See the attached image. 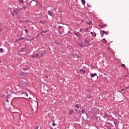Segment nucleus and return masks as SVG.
Listing matches in <instances>:
<instances>
[{
    "mask_svg": "<svg viewBox=\"0 0 129 129\" xmlns=\"http://www.w3.org/2000/svg\"><path fill=\"white\" fill-rule=\"evenodd\" d=\"M108 129H111V128H108Z\"/></svg>",
    "mask_w": 129,
    "mask_h": 129,
    "instance_id": "obj_52",
    "label": "nucleus"
},
{
    "mask_svg": "<svg viewBox=\"0 0 129 129\" xmlns=\"http://www.w3.org/2000/svg\"><path fill=\"white\" fill-rule=\"evenodd\" d=\"M85 111H84V109H82V113H84Z\"/></svg>",
    "mask_w": 129,
    "mask_h": 129,
    "instance_id": "obj_26",
    "label": "nucleus"
},
{
    "mask_svg": "<svg viewBox=\"0 0 129 129\" xmlns=\"http://www.w3.org/2000/svg\"><path fill=\"white\" fill-rule=\"evenodd\" d=\"M87 6H88V7H89V8H91V7L90 5H89L88 4H87Z\"/></svg>",
    "mask_w": 129,
    "mask_h": 129,
    "instance_id": "obj_37",
    "label": "nucleus"
},
{
    "mask_svg": "<svg viewBox=\"0 0 129 129\" xmlns=\"http://www.w3.org/2000/svg\"><path fill=\"white\" fill-rule=\"evenodd\" d=\"M42 56H43V54L42 53L40 54V57H42Z\"/></svg>",
    "mask_w": 129,
    "mask_h": 129,
    "instance_id": "obj_43",
    "label": "nucleus"
},
{
    "mask_svg": "<svg viewBox=\"0 0 129 129\" xmlns=\"http://www.w3.org/2000/svg\"><path fill=\"white\" fill-rule=\"evenodd\" d=\"M12 93V91H11V90H10L9 89H8L7 90V95H3V97H7V96H8L9 95H10Z\"/></svg>",
    "mask_w": 129,
    "mask_h": 129,
    "instance_id": "obj_3",
    "label": "nucleus"
},
{
    "mask_svg": "<svg viewBox=\"0 0 129 129\" xmlns=\"http://www.w3.org/2000/svg\"><path fill=\"white\" fill-rule=\"evenodd\" d=\"M19 3H21V4H24V0H20Z\"/></svg>",
    "mask_w": 129,
    "mask_h": 129,
    "instance_id": "obj_16",
    "label": "nucleus"
},
{
    "mask_svg": "<svg viewBox=\"0 0 129 129\" xmlns=\"http://www.w3.org/2000/svg\"><path fill=\"white\" fill-rule=\"evenodd\" d=\"M20 51H21V52H23V51H25V48H21V49H20Z\"/></svg>",
    "mask_w": 129,
    "mask_h": 129,
    "instance_id": "obj_19",
    "label": "nucleus"
},
{
    "mask_svg": "<svg viewBox=\"0 0 129 129\" xmlns=\"http://www.w3.org/2000/svg\"><path fill=\"white\" fill-rule=\"evenodd\" d=\"M102 42H103V43H104V44H106L107 41H106V39H105V38H104L102 40Z\"/></svg>",
    "mask_w": 129,
    "mask_h": 129,
    "instance_id": "obj_10",
    "label": "nucleus"
},
{
    "mask_svg": "<svg viewBox=\"0 0 129 129\" xmlns=\"http://www.w3.org/2000/svg\"><path fill=\"white\" fill-rule=\"evenodd\" d=\"M83 31V29H80L79 30V32H82Z\"/></svg>",
    "mask_w": 129,
    "mask_h": 129,
    "instance_id": "obj_33",
    "label": "nucleus"
},
{
    "mask_svg": "<svg viewBox=\"0 0 129 129\" xmlns=\"http://www.w3.org/2000/svg\"><path fill=\"white\" fill-rule=\"evenodd\" d=\"M75 106H76V107L77 108H79V105L76 104V105H75Z\"/></svg>",
    "mask_w": 129,
    "mask_h": 129,
    "instance_id": "obj_21",
    "label": "nucleus"
},
{
    "mask_svg": "<svg viewBox=\"0 0 129 129\" xmlns=\"http://www.w3.org/2000/svg\"><path fill=\"white\" fill-rule=\"evenodd\" d=\"M85 31H88V28H87L85 29Z\"/></svg>",
    "mask_w": 129,
    "mask_h": 129,
    "instance_id": "obj_44",
    "label": "nucleus"
},
{
    "mask_svg": "<svg viewBox=\"0 0 129 129\" xmlns=\"http://www.w3.org/2000/svg\"><path fill=\"white\" fill-rule=\"evenodd\" d=\"M55 44H57V45H59V43H58L57 41H55Z\"/></svg>",
    "mask_w": 129,
    "mask_h": 129,
    "instance_id": "obj_41",
    "label": "nucleus"
},
{
    "mask_svg": "<svg viewBox=\"0 0 129 129\" xmlns=\"http://www.w3.org/2000/svg\"><path fill=\"white\" fill-rule=\"evenodd\" d=\"M28 99H30L31 103H34L35 107L38 106V102H37V98L36 97L32 96L31 97H29Z\"/></svg>",
    "mask_w": 129,
    "mask_h": 129,
    "instance_id": "obj_1",
    "label": "nucleus"
},
{
    "mask_svg": "<svg viewBox=\"0 0 129 129\" xmlns=\"http://www.w3.org/2000/svg\"><path fill=\"white\" fill-rule=\"evenodd\" d=\"M89 97H90V95H89Z\"/></svg>",
    "mask_w": 129,
    "mask_h": 129,
    "instance_id": "obj_53",
    "label": "nucleus"
},
{
    "mask_svg": "<svg viewBox=\"0 0 129 129\" xmlns=\"http://www.w3.org/2000/svg\"><path fill=\"white\" fill-rule=\"evenodd\" d=\"M1 62H2V60H1V59H0V63H1Z\"/></svg>",
    "mask_w": 129,
    "mask_h": 129,
    "instance_id": "obj_51",
    "label": "nucleus"
},
{
    "mask_svg": "<svg viewBox=\"0 0 129 129\" xmlns=\"http://www.w3.org/2000/svg\"><path fill=\"white\" fill-rule=\"evenodd\" d=\"M33 2H36L37 3H38V2L36 1V0H33V1H31V2H30V5H31V4H32V3H33Z\"/></svg>",
    "mask_w": 129,
    "mask_h": 129,
    "instance_id": "obj_17",
    "label": "nucleus"
},
{
    "mask_svg": "<svg viewBox=\"0 0 129 129\" xmlns=\"http://www.w3.org/2000/svg\"><path fill=\"white\" fill-rule=\"evenodd\" d=\"M40 23H41V24H45V21H40Z\"/></svg>",
    "mask_w": 129,
    "mask_h": 129,
    "instance_id": "obj_23",
    "label": "nucleus"
},
{
    "mask_svg": "<svg viewBox=\"0 0 129 129\" xmlns=\"http://www.w3.org/2000/svg\"><path fill=\"white\" fill-rule=\"evenodd\" d=\"M107 50H108V51H109V50H110V47H108L107 48Z\"/></svg>",
    "mask_w": 129,
    "mask_h": 129,
    "instance_id": "obj_28",
    "label": "nucleus"
},
{
    "mask_svg": "<svg viewBox=\"0 0 129 129\" xmlns=\"http://www.w3.org/2000/svg\"><path fill=\"white\" fill-rule=\"evenodd\" d=\"M20 94L22 95V98H27V97H28V94L27 93V92H21V93Z\"/></svg>",
    "mask_w": 129,
    "mask_h": 129,
    "instance_id": "obj_2",
    "label": "nucleus"
},
{
    "mask_svg": "<svg viewBox=\"0 0 129 129\" xmlns=\"http://www.w3.org/2000/svg\"><path fill=\"white\" fill-rule=\"evenodd\" d=\"M25 31L26 32V34H28V29H25Z\"/></svg>",
    "mask_w": 129,
    "mask_h": 129,
    "instance_id": "obj_27",
    "label": "nucleus"
},
{
    "mask_svg": "<svg viewBox=\"0 0 129 129\" xmlns=\"http://www.w3.org/2000/svg\"><path fill=\"white\" fill-rule=\"evenodd\" d=\"M73 112H74V111L73 110H71L70 111V114H72V113H73Z\"/></svg>",
    "mask_w": 129,
    "mask_h": 129,
    "instance_id": "obj_15",
    "label": "nucleus"
},
{
    "mask_svg": "<svg viewBox=\"0 0 129 129\" xmlns=\"http://www.w3.org/2000/svg\"><path fill=\"white\" fill-rule=\"evenodd\" d=\"M35 57H39V54L38 53H36L35 55Z\"/></svg>",
    "mask_w": 129,
    "mask_h": 129,
    "instance_id": "obj_31",
    "label": "nucleus"
},
{
    "mask_svg": "<svg viewBox=\"0 0 129 129\" xmlns=\"http://www.w3.org/2000/svg\"><path fill=\"white\" fill-rule=\"evenodd\" d=\"M100 27H101V28H102V27H103V26L102 25H100Z\"/></svg>",
    "mask_w": 129,
    "mask_h": 129,
    "instance_id": "obj_47",
    "label": "nucleus"
},
{
    "mask_svg": "<svg viewBox=\"0 0 129 129\" xmlns=\"http://www.w3.org/2000/svg\"><path fill=\"white\" fill-rule=\"evenodd\" d=\"M121 66H122V67H124L125 68V64H124L121 63Z\"/></svg>",
    "mask_w": 129,
    "mask_h": 129,
    "instance_id": "obj_22",
    "label": "nucleus"
},
{
    "mask_svg": "<svg viewBox=\"0 0 129 129\" xmlns=\"http://www.w3.org/2000/svg\"><path fill=\"white\" fill-rule=\"evenodd\" d=\"M47 13L48 15H49V16H51V17L53 16V12L48 11Z\"/></svg>",
    "mask_w": 129,
    "mask_h": 129,
    "instance_id": "obj_5",
    "label": "nucleus"
},
{
    "mask_svg": "<svg viewBox=\"0 0 129 129\" xmlns=\"http://www.w3.org/2000/svg\"><path fill=\"white\" fill-rule=\"evenodd\" d=\"M23 10H26V9H27L26 7H23Z\"/></svg>",
    "mask_w": 129,
    "mask_h": 129,
    "instance_id": "obj_32",
    "label": "nucleus"
},
{
    "mask_svg": "<svg viewBox=\"0 0 129 129\" xmlns=\"http://www.w3.org/2000/svg\"><path fill=\"white\" fill-rule=\"evenodd\" d=\"M15 42H17V40H15Z\"/></svg>",
    "mask_w": 129,
    "mask_h": 129,
    "instance_id": "obj_54",
    "label": "nucleus"
},
{
    "mask_svg": "<svg viewBox=\"0 0 129 129\" xmlns=\"http://www.w3.org/2000/svg\"><path fill=\"white\" fill-rule=\"evenodd\" d=\"M62 28H63V27L61 26H59L58 27H57V29H58L59 30H60V29H62Z\"/></svg>",
    "mask_w": 129,
    "mask_h": 129,
    "instance_id": "obj_18",
    "label": "nucleus"
},
{
    "mask_svg": "<svg viewBox=\"0 0 129 129\" xmlns=\"http://www.w3.org/2000/svg\"><path fill=\"white\" fill-rule=\"evenodd\" d=\"M80 72H82L84 74H85V73H86V72H85V71H84V70L80 69Z\"/></svg>",
    "mask_w": 129,
    "mask_h": 129,
    "instance_id": "obj_8",
    "label": "nucleus"
},
{
    "mask_svg": "<svg viewBox=\"0 0 129 129\" xmlns=\"http://www.w3.org/2000/svg\"><path fill=\"white\" fill-rule=\"evenodd\" d=\"M90 34H92V37H96V33L93 32H90Z\"/></svg>",
    "mask_w": 129,
    "mask_h": 129,
    "instance_id": "obj_6",
    "label": "nucleus"
},
{
    "mask_svg": "<svg viewBox=\"0 0 129 129\" xmlns=\"http://www.w3.org/2000/svg\"><path fill=\"white\" fill-rule=\"evenodd\" d=\"M36 57V55H32V58H35Z\"/></svg>",
    "mask_w": 129,
    "mask_h": 129,
    "instance_id": "obj_42",
    "label": "nucleus"
},
{
    "mask_svg": "<svg viewBox=\"0 0 129 129\" xmlns=\"http://www.w3.org/2000/svg\"><path fill=\"white\" fill-rule=\"evenodd\" d=\"M58 34H59L60 35H61L62 32H61V31H58Z\"/></svg>",
    "mask_w": 129,
    "mask_h": 129,
    "instance_id": "obj_34",
    "label": "nucleus"
},
{
    "mask_svg": "<svg viewBox=\"0 0 129 129\" xmlns=\"http://www.w3.org/2000/svg\"><path fill=\"white\" fill-rule=\"evenodd\" d=\"M102 62L103 63H104V60H102Z\"/></svg>",
    "mask_w": 129,
    "mask_h": 129,
    "instance_id": "obj_48",
    "label": "nucleus"
},
{
    "mask_svg": "<svg viewBox=\"0 0 129 129\" xmlns=\"http://www.w3.org/2000/svg\"><path fill=\"white\" fill-rule=\"evenodd\" d=\"M104 116H105V117H109V115H108V114L107 113H105Z\"/></svg>",
    "mask_w": 129,
    "mask_h": 129,
    "instance_id": "obj_13",
    "label": "nucleus"
},
{
    "mask_svg": "<svg viewBox=\"0 0 129 129\" xmlns=\"http://www.w3.org/2000/svg\"><path fill=\"white\" fill-rule=\"evenodd\" d=\"M41 33H47V31H42Z\"/></svg>",
    "mask_w": 129,
    "mask_h": 129,
    "instance_id": "obj_29",
    "label": "nucleus"
},
{
    "mask_svg": "<svg viewBox=\"0 0 129 129\" xmlns=\"http://www.w3.org/2000/svg\"><path fill=\"white\" fill-rule=\"evenodd\" d=\"M3 51H4V49L0 48V52H3Z\"/></svg>",
    "mask_w": 129,
    "mask_h": 129,
    "instance_id": "obj_25",
    "label": "nucleus"
},
{
    "mask_svg": "<svg viewBox=\"0 0 129 129\" xmlns=\"http://www.w3.org/2000/svg\"><path fill=\"white\" fill-rule=\"evenodd\" d=\"M19 40H24V38H21L20 39H19Z\"/></svg>",
    "mask_w": 129,
    "mask_h": 129,
    "instance_id": "obj_40",
    "label": "nucleus"
},
{
    "mask_svg": "<svg viewBox=\"0 0 129 129\" xmlns=\"http://www.w3.org/2000/svg\"><path fill=\"white\" fill-rule=\"evenodd\" d=\"M82 3L83 5V6H85V3H86V2L85 1V0H81Z\"/></svg>",
    "mask_w": 129,
    "mask_h": 129,
    "instance_id": "obj_9",
    "label": "nucleus"
},
{
    "mask_svg": "<svg viewBox=\"0 0 129 129\" xmlns=\"http://www.w3.org/2000/svg\"><path fill=\"white\" fill-rule=\"evenodd\" d=\"M74 35H75V36H77L78 38H80V37H81V35L78 32H74Z\"/></svg>",
    "mask_w": 129,
    "mask_h": 129,
    "instance_id": "obj_4",
    "label": "nucleus"
},
{
    "mask_svg": "<svg viewBox=\"0 0 129 129\" xmlns=\"http://www.w3.org/2000/svg\"><path fill=\"white\" fill-rule=\"evenodd\" d=\"M97 74L96 73L92 74L91 75V77H94L95 76H97Z\"/></svg>",
    "mask_w": 129,
    "mask_h": 129,
    "instance_id": "obj_7",
    "label": "nucleus"
},
{
    "mask_svg": "<svg viewBox=\"0 0 129 129\" xmlns=\"http://www.w3.org/2000/svg\"><path fill=\"white\" fill-rule=\"evenodd\" d=\"M102 34H105V35H108V32H107V31H102Z\"/></svg>",
    "mask_w": 129,
    "mask_h": 129,
    "instance_id": "obj_11",
    "label": "nucleus"
},
{
    "mask_svg": "<svg viewBox=\"0 0 129 129\" xmlns=\"http://www.w3.org/2000/svg\"><path fill=\"white\" fill-rule=\"evenodd\" d=\"M76 111H77V110H78L77 109H75Z\"/></svg>",
    "mask_w": 129,
    "mask_h": 129,
    "instance_id": "obj_49",
    "label": "nucleus"
},
{
    "mask_svg": "<svg viewBox=\"0 0 129 129\" xmlns=\"http://www.w3.org/2000/svg\"><path fill=\"white\" fill-rule=\"evenodd\" d=\"M84 42H85L86 43H89L90 42V40H85Z\"/></svg>",
    "mask_w": 129,
    "mask_h": 129,
    "instance_id": "obj_12",
    "label": "nucleus"
},
{
    "mask_svg": "<svg viewBox=\"0 0 129 129\" xmlns=\"http://www.w3.org/2000/svg\"><path fill=\"white\" fill-rule=\"evenodd\" d=\"M12 16H15V14L14 13H12Z\"/></svg>",
    "mask_w": 129,
    "mask_h": 129,
    "instance_id": "obj_46",
    "label": "nucleus"
},
{
    "mask_svg": "<svg viewBox=\"0 0 129 129\" xmlns=\"http://www.w3.org/2000/svg\"><path fill=\"white\" fill-rule=\"evenodd\" d=\"M79 46H80V47H83V45H82V44H80Z\"/></svg>",
    "mask_w": 129,
    "mask_h": 129,
    "instance_id": "obj_30",
    "label": "nucleus"
},
{
    "mask_svg": "<svg viewBox=\"0 0 129 129\" xmlns=\"http://www.w3.org/2000/svg\"><path fill=\"white\" fill-rule=\"evenodd\" d=\"M14 14H15V15H17V12L16 11H14Z\"/></svg>",
    "mask_w": 129,
    "mask_h": 129,
    "instance_id": "obj_38",
    "label": "nucleus"
},
{
    "mask_svg": "<svg viewBox=\"0 0 129 129\" xmlns=\"http://www.w3.org/2000/svg\"><path fill=\"white\" fill-rule=\"evenodd\" d=\"M55 125H56V124H55V123L54 122V120H53V121H52V126H55Z\"/></svg>",
    "mask_w": 129,
    "mask_h": 129,
    "instance_id": "obj_20",
    "label": "nucleus"
},
{
    "mask_svg": "<svg viewBox=\"0 0 129 129\" xmlns=\"http://www.w3.org/2000/svg\"><path fill=\"white\" fill-rule=\"evenodd\" d=\"M87 24H88V25H91V24H92V21L87 22Z\"/></svg>",
    "mask_w": 129,
    "mask_h": 129,
    "instance_id": "obj_14",
    "label": "nucleus"
},
{
    "mask_svg": "<svg viewBox=\"0 0 129 129\" xmlns=\"http://www.w3.org/2000/svg\"><path fill=\"white\" fill-rule=\"evenodd\" d=\"M123 91H124V89H122V90H121V92L122 93H124V92H123Z\"/></svg>",
    "mask_w": 129,
    "mask_h": 129,
    "instance_id": "obj_24",
    "label": "nucleus"
},
{
    "mask_svg": "<svg viewBox=\"0 0 129 129\" xmlns=\"http://www.w3.org/2000/svg\"><path fill=\"white\" fill-rule=\"evenodd\" d=\"M7 102H9V98H7Z\"/></svg>",
    "mask_w": 129,
    "mask_h": 129,
    "instance_id": "obj_36",
    "label": "nucleus"
},
{
    "mask_svg": "<svg viewBox=\"0 0 129 129\" xmlns=\"http://www.w3.org/2000/svg\"><path fill=\"white\" fill-rule=\"evenodd\" d=\"M81 22H82V23H83V22H84V19L82 20Z\"/></svg>",
    "mask_w": 129,
    "mask_h": 129,
    "instance_id": "obj_39",
    "label": "nucleus"
},
{
    "mask_svg": "<svg viewBox=\"0 0 129 129\" xmlns=\"http://www.w3.org/2000/svg\"><path fill=\"white\" fill-rule=\"evenodd\" d=\"M46 78H48V76H46Z\"/></svg>",
    "mask_w": 129,
    "mask_h": 129,
    "instance_id": "obj_50",
    "label": "nucleus"
},
{
    "mask_svg": "<svg viewBox=\"0 0 129 129\" xmlns=\"http://www.w3.org/2000/svg\"><path fill=\"white\" fill-rule=\"evenodd\" d=\"M125 89H128V87H125Z\"/></svg>",
    "mask_w": 129,
    "mask_h": 129,
    "instance_id": "obj_35",
    "label": "nucleus"
},
{
    "mask_svg": "<svg viewBox=\"0 0 129 129\" xmlns=\"http://www.w3.org/2000/svg\"><path fill=\"white\" fill-rule=\"evenodd\" d=\"M23 70H28V69H25V68H24V69H23Z\"/></svg>",
    "mask_w": 129,
    "mask_h": 129,
    "instance_id": "obj_45",
    "label": "nucleus"
}]
</instances>
